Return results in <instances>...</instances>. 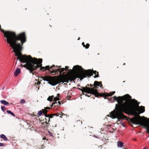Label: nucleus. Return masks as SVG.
<instances>
[{"instance_id":"de8ad7c7","label":"nucleus","mask_w":149,"mask_h":149,"mask_svg":"<svg viewBox=\"0 0 149 149\" xmlns=\"http://www.w3.org/2000/svg\"><path fill=\"white\" fill-rule=\"evenodd\" d=\"M65 73L64 72H63V74H65Z\"/></svg>"},{"instance_id":"7c9ffc66","label":"nucleus","mask_w":149,"mask_h":149,"mask_svg":"<svg viewBox=\"0 0 149 149\" xmlns=\"http://www.w3.org/2000/svg\"><path fill=\"white\" fill-rule=\"evenodd\" d=\"M90 94V95H89L88 94H85V95L86 96H87V97H91V94H90V93H89Z\"/></svg>"},{"instance_id":"1a4fd4ad","label":"nucleus","mask_w":149,"mask_h":149,"mask_svg":"<svg viewBox=\"0 0 149 149\" xmlns=\"http://www.w3.org/2000/svg\"><path fill=\"white\" fill-rule=\"evenodd\" d=\"M115 93V91L113 92H110L109 93H102L100 94L99 93L96 92L95 96L96 97H103L105 99H106V97L109 96H111Z\"/></svg>"},{"instance_id":"4468645a","label":"nucleus","mask_w":149,"mask_h":149,"mask_svg":"<svg viewBox=\"0 0 149 149\" xmlns=\"http://www.w3.org/2000/svg\"><path fill=\"white\" fill-rule=\"evenodd\" d=\"M20 72V68H17L14 72V75L15 77H16Z\"/></svg>"},{"instance_id":"c85d7f7f","label":"nucleus","mask_w":149,"mask_h":149,"mask_svg":"<svg viewBox=\"0 0 149 149\" xmlns=\"http://www.w3.org/2000/svg\"><path fill=\"white\" fill-rule=\"evenodd\" d=\"M1 109L3 111H4L6 110V107L5 106H3L1 107Z\"/></svg>"},{"instance_id":"0eeeda50","label":"nucleus","mask_w":149,"mask_h":149,"mask_svg":"<svg viewBox=\"0 0 149 149\" xmlns=\"http://www.w3.org/2000/svg\"><path fill=\"white\" fill-rule=\"evenodd\" d=\"M35 63L33 69V72L35 73L34 71L36 70L38 68H40V70L42 71H45L46 70H48L50 72V69L54 68L55 66L54 65H53L50 67L49 65H47L45 67L42 66V58H35Z\"/></svg>"},{"instance_id":"f257e3e1","label":"nucleus","mask_w":149,"mask_h":149,"mask_svg":"<svg viewBox=\"0 0 149 149\" xmlns=\"http://www.w3.org/2000/svg\"><path fill=\"white\" fill-rule=\"evenodd\" d=\"M108 99L111 102L116 101L118 102V104H116V111L115 113L112 111L111 112V117L117 118L118 120L128 119L130 120V118L125 116L123 112L127 113L135 110L138 112H136L135 116L143 113L145 111L144 107H139V103L134 99H132V97L128 94L118 97L114 96L113 97Z\"/></svg>"},{"instance_id":"9d476101","label":"nucleus","mask_w":149,"mask_h":149,"mask_svg":"<svg viewBox=\"0 0 149 149\" xmlns=\"http://www.w3.org/2000/svg\"><path fill=\"white\" fill-rule=\"evenodd\" d=\"M44 113L45 114V117H49V118H52L53 117V116H58L59 115H61V116H59L61 118H62L63 115H64L63 113H62V112H61V114L59 113H55L54 114H47V113L48 112V111H47L46 110H44Z\"/></svg>"},{"instance_id":"f03ea898","label":"nucleus","mask_w":149,"mask_h":149,"mask_svg":"<svg viewBox=\"0 0 149 149\" xmlns=\"http://www.w3.org/2000/svg\"><path fill=\"white\" fill-rule=\"evenodd\" d=\"M23 44L19 42L12 47V48L13 49V51L15 53V55L17 56V60H19L21 62L26 63L22 66L26 68V69L29 70L30 73L34 75L33 68L35 62V58H33L30 55H23L22 54L21 51L22 50V45Z\"/></svg>"},{"instance_id":"ddd939ff","label":"nucleus","mask_w":149,"mask_h":149,"mask_svg":"<svg viewBox=\"0 0 149 149\" xmlns=\"http://www.w3.org/2000/svg\"><path fill=\"white\" fill-rule=\"evenodd\" d=\"M51 76H45L42 77H41V78H42V80L44 81H49L50 78Z\"/></svg>"},{"instance_id":"aec40b11","label":"nucleus","mask_w":149,"mask_h":149,"mask_svg":"<svg viewBox=\"0 0 149 149\" xmlns=\"http://www.w3.org/2000/svg\"><path fill=\"white\" fill-rule=\"evenodd\" d=\"M51 106H54V107H56V106H57V107H59L57 102H55L54 103H53L52 104V105H51Z\"/></svg>"},{"instance_id":"6e6552de","label":"nucleus","mask_w":149,"mask_h":149,"mask_svg":"<svg viewBox=\"0 0 149 149\" xmlns=\"http://www.w3.org/2000/svg\"><path fill=\"white\" fill-rule=\"evenodd\" d=\"M80 90L82 91V92H86L88 93L93 94L95 96L96 91L94 88H90L87 86L86 87H81V88H78Z\"/></svg>"},{"instance_id":"393cba45","label":"nucleus","mask_w":149,"mask_h":149,"mask_svg":"<svg viewBox=\"0 0 149 149\" xmlns=\"http://www.w3.org/2000/svg\"><path fill=\"white\" fill-rule=\"evenodd\" d=\"M51 109V108L49 107H45L44 109H42V110L43 111V113H44V110H46L47 111V109Z\"/></svg>"},{"instance_id":"c9c22d12","label":"nucleus","mask_w":149,"mask_h":149,"mask_svg":"<svg viewBox=\"0 0 149 149\" xmlns=\"http://www.w3.org/2000/svg\"><path fill=\"white\" fill-rule=\"evenodd\" d=\"M40 83H41V82L40 81H38L36 84H37V85H39V84H40Z\"/></svg>"},{"instance_id":"f3484780","label":"nucleus","mask_w":149,"mask_h":149,"mask_svg":"<svg viewBox=\"0 0 149 149\" xmlns=\"http://www.w3.org/2000/svg\"><path fill=\"white\" fill-rule=\"evenodd\" d=\"M0 102L2 104L6 105L7 106L9 104V103L8 102H7L5 100H1L0 101Z\"/></svg>"},{"instance_id":"dca6fc26","label":"nucleus","mask_w":149,"mask_h":149,"mask_svg":"<svg viewBox=\"0 0 149 149\" xmlns=\"http://www.w3.org/2000/svg\"><path fill=\"white\" fill-rule=\"evenodd\" d=\"M56 67H58V68H60V75H61V76H62V75H61V74H62V73L65 70V68H61V66H56Z\"/></svg>"},{"instance_id":"a211bd4d","label":"nucleus","mask_w":149,"mask_h":149,"mask_svg":"<svg viewBox=\"0 0 149 149\" xmlns=\"http://www.w3.org/2000/svg\"><path fill=\"white\" fill-rule=\"evenodd\" d=\"M42 125L44 126V127L45 129H47L48 127L49 124L47 122H45V123H43L42 124Z\"/></svg>"},{"instance_id":"ea45409f","label":"nucleus","mask_w":149,"mask_h":149,"mask_svg":"<svg viewBox=\"0 0 149 149\" xmlns=\"http://www.w3.org/2000/svg\"><path fill=\"white\" fill-rule=\"evenodd\" d=\"M84 92H82V94L83 95H84L85 94L84 93Z\"/></svg>"},{"instance_id":"bb28decb","label":"nucleus","mask_w":149,"mask_h":149,"mask_svg":"<svg viewBox=\"0 0 149 149\" xmlns=\"http://www.w3.org/2000/svg\"><path fill=\"white\" fill-rule=\"evenodd\" d=\"M26 102V101L24 99H22L20 101V103L21 104H24Z\"/></svg>"},{"instance_id":"49530a36","label":"nucleus","mask_w":149,"mask_h":149,"mask_svg":"<svg viewBox=\"0 0 149 149\" xmlns=\"http://www.w3.org/2000/svg\"><path fill=\"white\" fill-rule=\"evenodd\" d=\"M134 140H135V141L136 140V139H134Z\"/></svg>"},{"instance_id":"423d86ee","label":"nucleus","mask_w":149,"mask_h":149,"mask_svg":"<svg viewBox=\"0 0 149 149\" xmlns=\"http://www.w3.org/2000/svg\"><path fill=\"white\" fill-rule=\"evenodd\" d=\"M130 121L132 123L136 125H140L146 128L147 132L149 134V118L144 116L141 117L139 115H136L132 118Z\"/></svg>"},{"instance_id":"c756f323","label":"nucleus","mask_w":149,"mask_h":149,"mask_svg":"<svg viewBox=\"0 0 149 149\" xmlns=\"http://www.w3.org/2000/svg\"><path fill=\"white\" fill-rule=\"evenodd\" d=\"M87 86H90L91 87H92L93 86L94 87V84H88L87 85Z\"/></svg>"},{"instance_id":"412c9836","label":"nucleus","mask_w":149,"mask_h":149,"mask_svg":"<svg viewBox=\"0 0 149 149\" xmlns=\"http://www.w3.org/2000/svg\"><path fill=\"white\" fill-rule=\"evenodd\" d=\"M54 97V95H52L51 96H49L47 98V100L50 102H51Z\"/></svg>"},{"instance_id":"f8f14e48","label":"nucleus","mask_w":149,"mask_h":149,"mask_svg":"<svg viewBox=\"0 0 149 149\" xmlns=\"http://www.w3.org/2000/svg\"><path fill=\"white\" fill-rule=\"evenodd\" d=\"M60 68L58 69L55 68L54 70H52V71L50 70V73L52 74L53 75H55V74H58V72L60 74Z\"/></svg>"},{"instance_id":"58836bf2","label":"nucleus","mask_w":149,"mask_h":149,"mask_svg":"<svg viewBox=\"0 0 149 149\" xmlns=\"http://www.w3.org/2000/svg\"><path fill=\"white\" fill-rule=\"evenodd\" d=\"M98 148H100V149H102V146H99V147H98Z\"/></svg>"},{"instance_id":"79ce46f5","label":"nucleus","mask_w":149,"mask_h":149,"mask_svg":"<svg viewBox=\"0 0 149 149\" xmlns=\"http://www.w3.org/2000/svg\"><path fill=\"white\" fill-rule=\"evenodd\" d=\"M43 140H44V139H46V138H43Z\"/></svg>"},{"instance_id":"39448f33","label":"nucleus","mask_w":149,"mask_h":149,"mask_svg":"<svg viewBox=\"0 0 149 149\" xmlns=\"http://www.w3.org/2000/svg\"><path fill=\"white\" fill-rule=\"evenodd\" d=\"M77 78L76 75L74 74H71L68 76L66 75H63L57 77H51L49 83L52 86H55L58 84L62 82L68 83V81H72L75 80Z\"/></svg>"},{"instance_id":"37998d69","label":"nucleus","mask_w":149,"mask_h":149,"mask_svg":"<svg viewBox=\"0 0 149 149\" xmlns=\"http://www.w3.org/2000/svg\"><path fill=\"white\" fill-rule=\"evenodd\" d=\"M125 63H124L123 64V65H125Z\"/></svg>"},{"instance_id":"f704fd0d","label":"nucleus","mask_w":149,"mask_h":149,"mask_svg":"<svg viewBox=\"0 0 149 149\" xmlns=\"http://www.w3.org/2000/svg\"><path fill=\"white\" fill-rule=\"evenodd\" d=\"M70 97H71L70 96H68L67 97L68 100H70Z\"/></svg>"},{"instance_id":"a18cd8bd","label":"nucleus","mask_w":149,"mask_h":149,"mask_svg":"<svg viewBox=\"0 0 149 149\" xmlns=\"http://www.w3.org/2000/svg\"><path fill=\"white\" fill-rule=\"evenodd\" d=\"M79 39H80V38H78V40H79Z\"/></svg>"},{"instance_id":"5701e85b","label":"nucleus","mask_w":149,"mask_h":149,"mask_svg":"<svg viewBox=\"0 0 149 149\" xmlns=\"http://www.w3.org/2000/svg\"><path fill=\"white\" fill-rule=\"evenodd\" d=\"M6 112L8 113L11 114L13 116H15V115L14 113L12 112L10 110H7Z\"/></svg>"},{"instance_id":"b1692460","label":"nucleus","mask_w":149,"mask_h":149,"mask_svg":"<svg viewBox=\"0 0 149 149\" xmlns=\"http://www.w3.org/2000/svg\"><path fill=\"white\" fill-rule=\"evenodd\" d=\"M46 117V118H45V120H46L45 122H47L48 123L50 120V118H49V117Z\"/></svg>"},{"instance_id":"4c0bfd02","label":"nucleus","mask_w":149,"mask_h":149,"mask_svg":"<svg viewBox=\"0 0 149 149\" xmlns=\"http://www.w3.org/2000/svg\"><path fill=\"white\" fill-rule=\"evenodd\" d=\"M143 149H148V148L147 147H146L145 148H144Z\"/></svg>"},{"instance_id":"09e8293b","label":"nucleus","mask_w":149,"mask_h":149,"mask_svg":"<svg viewBox=\"0 0 149 149\" xmlns=\"http://www.w3.org/2000/svg\"><path fill=\"white\" fill-rule=\"evenodd\" d=\"M78 86H80L79 85H78Z\"/></svg>"},{"instance_id":"473e14b6","label":"nucleus","mask_w":149,"mask_h":149,"mask_svg":"<svg viewBox=\"0 0 149 149\" xmlns=\"http://www.w3.org/2000/svg\"><path fill=\"white\" fill-rule=\"evenodd\" d=\"M68 68H69L67 66H65V70L67 71V70H68Z\"/></svg>"},{"instance_id":"a19ab883","label":"nucleus","mask_w":149,"mask_h":149,"mask_svg":"<svg viewBox=\"0 0 149 149\" xmlns=\"http://www.w3.org/2000/svg\"><path fill=\"white\" fill-rule=\"evenodd\" d=\"M57 95V96H59V94H58Z\"/></svg>"},{"instance_id":"c03bdc74","label":"nucleus","mask_w":149,"mask_h":149,"mask_svg":"<svg viewBox=\"0 0 149 149\" xmlns=\"http://www.w3.org/2000/svg\"><path fill=\"white\" fill-rule=\"evenodd\" d=\"M34 116H37V115H34Z\"/></svg>"},{"instance_id":"2eb2a0df","label":"nucleus","mask_w":149,"mask_h":149,"mask_svg":"<svg viewBox=\"0 0 149 149\" xmlns=\"http://www.w3.org/2000/svg\"><path fill=\"white\" fill-rule=\"evenodd\" d=\"M0 138L2 139L4 141H7L8 140L6 136L3 134H1L0 136Z\"/></svg>"},{"instance_id":"20e7f679","label":"nucleus","mask_w":149,"mask_h":149,"mask_svg":"<svg viewBox=\"0 0 149 149\" xmlns=\"http://www.w3.org/2000/svg\"><path fill=\"white\" fill-rule=\"evenodd\" d=\"M74 70L76 72L74 74L76 75L77 78H79L80 80L84 78L87 77L91 76L94 73L95 75V78L99 77L98 72L96 71H94L91 70H84L81 66L78 65H75L73 68Z\"/></svg>"},{"instance_id":"9b49d317","label":"nucleus","mask_w":149,"mask_h":149,"mask_svg":"<svg viewBox=\"0 0 149 149\" xmlns=\"http://www.w3.org/2000/svg\"><path fill=\"white\" fill-rule=\"evenodd\" d=\"M97 86H100V87L102 88V82H98L97 81H95L94 83V87L93 88L96 91L97 93H98L97 91V88H98Z\"/></svg>"},{"instance_id":"2f4dec72","label":"nucleus","mask_w":149,"mask_h":149,"mask_svg":"<svg viewBox=\"0 0 149 149\" xmlns=\"http://www.w3.org/2000/svg\"><path fill=\"white\" fill-rule=\"evenodd\" d=\"M4 144L3 143H0V147L3 146Z\"/></svg>"},{"instance_id":"6ab92c4d","label":"nucleus","mask_w":149,"mask_h":149,"mask_svg":"<svg viewBox=\"0 0 149 149\" xmlns=\"http://www.w3.org/2000/svg\"><path fill=\"white\" fill-rule=\"evenodd\" d=\"M123 143L121 142H119L118 143V147H121L123 146Z\"/></svg>"},{"instance_id":"a878e982","label":"nucleus","mask_w":149,"mask_h":149,"mask_svg":"<svg viewBox=\"0 0 149 149\" xmlns=\"http://www.w3.org/2000/svg\"><path fill=\"white\" fill-rule=\"evenodd\" d=\"M60 100V98L57 97H55L54 98V101L55 102L57 101V100Z\"/></svg>"},{"instance_id":"72a5a7b5","label":"nucleus","mask_w":149,"mask_h":149,"mask_svg":"<svg viewBox=\"0 0 149 149\" xmlns=\"http://www.w3.org/2000/svg\"><path fill=\"white\" fill-rule=\"evenodd\" d=\"M82 45H83V46L84 47H85V45L84 44V42H83L82 43Z\"/></svg>"},{"instance_id":"7ed1b4c3","label":"nucleus","mask_w":149,"mask_h":149,"mask_svg":"<svg viewBox=\"0 0 149 149\" xmlns=\"http://www.w3.org/2000/svg\"><path fill=\"white\" fill-rule=\"evenodd\" d=\"M0 31L3 33L4 37L6 38L7 42L11 47L19 42L22 44L26 41V33L24 32L17 35L14 32L4 31L1 28V25Z\"/></svg>"},{"instance_id":"e433bc0d","label":"nucleus","mask_w":149,"mask_h":149,"mask_svg":"<svg viewBox=\"0 0 149 149\" xmlns=\"http://www.w3.org/2000/svg\"><path fill=\"white\" fill-rule=\"evenodd\" d=\"M58 106H59L61 104V102L60 101H58Z\"/></svg>"},{"instance_id":"cd10ccee","label":"nucleus","mask_w":149,"mask_h":149,"mask_svg":"<svg viewBox=\"0 0 149 149\" xmlns=\"http://www.w3.org/2000/svg\"><path fill=\"white\" fill-rule=\"evenodd\" d=\"M90 46V45L88 43H87L85 45V48L86 49H88Z\"/></svg>"},{"instance_id":"4be33fe9","label":"nucleus","mask_w":149,"mask_h":149,"mask_svg":"<svg viewBox=\"0 0 149 149\" xmlns=\"http://www.w3.org/2000/svg\"><path fill=\"white\" fill-rule=\"evenodd\" d=\"M42 113H43V111L42 110V111L40 110L38 112V115L39 116H40L42 115Z\"/></svg>"}]
</instances>
